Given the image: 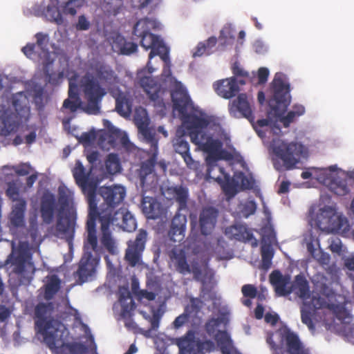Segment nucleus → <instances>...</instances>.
<instances>
[{
	"mask_svg": "<svg viewBox=\"0 0 354 354\" xmlns=\"http://www.w3.org/2000/svg\"><path fill=\"white\" fill-rule=\"evenodd\" d=\"M72 200L70 191L61 188H59L57 200L55 195L48 190L43 193L40 200V213L43 222L50 224L57 210V236L64 239L69 245H72L74 239L77 219L76 212L71 206Z\"/></svg>",
	"mask_w": 354,
	"mask_h": 354,
	"instance_id": "obj_1",
	"label": "nucleus"
},
{
	"mask_svg": "<svg viewBox=\"0 0 354 354\" xmlns=\"http://www.w3.org/2000/svg\"><path fill=\"white\" fill-rule=\"evenodd\" d=\"M53 308L51 303H39L35 306V327L43 335L44 342L53 354L73 353L80 345L77 343L65 342L68 331L64 324L53 318L47 319Z\"/></svg>",
	"mask_w": 354,
	"mask_h": 354,
	"instance_id": "obj_2",
	"label": "nucleus"
},
{
	"mask_svg": "<svg viewBox=\"0 0 354 354\" xmlns=\"http://www.w3.org/2000/svg\"><path fill=\"white\" fill-rule=\"evenodd\" d=\"M171 97L174 110L178 112L183 124L189 131V136L192 132H204L203 129L207 128L210 122L203 115L189 113L194 110V106L187 91L180 82L175 81L171 91Z\"/></svg>",
	"mask_w": 354,
	"mask_h": 354,
	"instance_id": "obj_3",
	"label": "nucleus"
},
{
	"mask_svg": "<svg viewBox=\"0 0 354 354\" xmlns=\"http://www.w3.org/2000/svg\"><path fill=\"white\" fill-rule=\"evenodd\" d=\"M271 88L273 95L269 105L274 115L279 119L283 127L287 128L297 118L304 114L305 108L302 105H295L292 111H289L286 116H282L290 103V86L284 82L283 75L277 73L272 82Z\"/></svg>",
	"mask_w": 354,
	"mask_h": 354,
	"instance_id": "obj_4",
	"label": "nucleus"
},
{
	"mask_svg": "<svg viewBox=\"0 0 354 354\" xmlns=\"http://www.w3.org/2000/svg\"><path fill=\"white\" fill-rule=\"evenodd\" d=\"M94 220L91 218L86 221L87 236L84 241L83 254L78 263V269L74 272V276L77 277L80 284L86 282L95 272L102 253V248L97 244Z\"/></svg>",
	"mask_w": 354,
	"mask_h": 354,
	"instance_id": "obj_5",
	"label": "nucleus"
},
{
	"mask_svg": "<svg viewBox=\"0 0 354 354\" xmlns=\"http://www.w3.org/2000/svg\"><path fill=\"white\" fill-rule=\"evenodd\" d=\"M156 27V21L149 18L140 19L134 26L133 33L140 38V46L145 50L150 49L149 61L147 64L148 73L151 74L155 69L151 65V60L155 56H160L163 62L168 61V48L163 41L150 32Z\"/></svg>",
	"mask_w": 354,
	"mask_h": 354,
	"instance_id": "obj_6",
	"label": "nucleus"
},
{
	"mask_svg": "<svg viewBox=\"0 0 354 354\" xmlns=\"http://www.w3.org/2000/svg\"><path fill=\"white\" fill-rule=\"evenodd\" d=\"M80 86L87 102L85 108L86 112L93 115L99 113L100 103L104 96L106 94V89L89 73H86L81 77Z\"/></svg>",
	"mask_w": 354,
	"mask_h": 354,
	"instance_id": "obj_7",
	"label": "nucleus"
},
{
	"mask_svg": "<svg viewBox=\"0 0 354 354\" xmlns=\"http://www.w3.org/2000/svg\"><path fill=\"white\" fill-rule=\"evenodd\" d=\"M76 184L86 195L88 205L87 219H95L96 215L97 183L90 179V172H86L80 160H77L72 170Z\"/></svg>",
	"mask_w": 354,
	"mask_h": 354,
	"instance_id": "obj_8",
	"label": "nucleus"
},
{
	"mask_svg": "<svg viewBox=\"0 0 354 354\" xmlns=\"http://www.w3.org/2000/svg\"><path fill=\"white\" fill-rule=\"evenodd\" d=\"M304 146L296 142L286 143L279 140L273 146L274 155L283 161L286 170L293 169L298 163L303 153Z\"/></svg>",
	"mask_w": 354,
	"mask_h": 354,
	"instance_id": "obj_9",
	"label": "nucleus"
},
{
	"mask_svg": "<svg viewBox=\"0 0 354 354\" xmlns=\"http://www.w3.org/2000/svg\"><path fill=\"white\" fill-rule=\"evenodd\" d=\"M191 140L201 151L208 153L207 161L216 162L225 153L222 150L223 142L218 139H214L205 132H192Z\"/></svg>",
	"mask_w": 354,
	"mask_h": 354,
	"instance_id": "obj_10",
	"label": "nucleus"
},
{
	"mask_svg": "<svg viewBox=\"0 0 354 354\" xmlns=\"http://www.w3.org/2000/svg\"><path fill=\"white\" fill-rule=\"evenodd\" d=\"M98 193L104 201L98 212L115 209L122 203L126 197L125 187L118 185L102 186L100 187Z\"/></svg>",
	"mask_w": 354,
	"mask_h": 354,
	"instance_id": "obj_11",
	"label": "nucleus"
},
{
	"mask_svg": "<svg viewBox=\"0 0 354 354\" xmlns=\"http://www.w3.org/2000/svg\"><path fill=\"white\" fill-rule=\"evenodd\" d=\"M327 308L330 310L336 319L343 324L342 333L348 340L354 339V326L350 324L351 316L346 308L345 302L335 304L333 302L321 304L318 308ZM315 308H317L315 306Z\"/></svg>",
	"mask_w": 354,
	"mask_h": 354,
	"instance_id": "obj_12",
	"label": "nucleus"
},
{
	"mask_svg": "<svg viewBox=\"0 0 354 354\" xmlns=\"http://www.w3.org/2000/svg\"><path fill=\"white\" fill-rule=\"evenodd\" d=\"M30 260L31 254L28 250L19 247L17 250L12 251L6 260V263H10L13 273L22 276L29 270L33 269V263Z\"/></svg>",
	"mask_w": 354,
	"mask_h": 354,
	"instance_id": "obj_13",
	"label": "nucleus"
},
{
	"mask_svg": "<svg viewBox=\"0 0 354 354\" xmlns=\"http://www.w3.org/2000/svg\"><path fill=\"white\" fill-rule=\"evenodd\" d=\"M147 239V231L140 229L135 240L128 241V248L126 250L124 259L130 266L134 267L139 263L142 252L145 248Z\"/></svg>",
	"mask_w": 354,
	"mask_h": 354,
	"instance_id": "obj_14",
	"label": "nucleus"
},
{
	"mask_svg": "<svg viewBox=\"0 0 354 354\" xmlns=\"http://www.w3.org/2000/svg\"><path fill=\"white\" fill-rule=\"evenodd\" d=\"M144 71L145 69L142 70L138 74L140 86L149 96V98L153 102L155 106L160 108L165 107L163 100L160 97V85L151 77H141V74Z\"/></svg>",
	"mask_w": 354,
	"mask_h": 354,
	"instance_id": "obj_15",
	"label": "nucleus"
},
{
	"mask_svg": "<svg viewBox=\"0 0 354 354\" xmlns=\"http://www.w3.org/2000/svg\"><path fill=\"white\" fill-rule=\"evenodd\" d=\"M229 111L232 116L239 118L241 116L247 118L250 122H253L254 117L250 104L245 93H240L236 99L229 104Z\"/></svg>",
	"mask_w": 354,
	"mask_h": 354,
	"instance_id": "obj_16",
	"label": "nucleus"
},
{
	"mask_svg": "<svg viewBox=\"0 0 354 354\" xmlns=\"http://www.w3.org/2000/svg\"><path fill=\"white\" fill-rule=\"evenodd\" d=\"M129 212L125 207H120L118 210L115 209L109 210H102V212H98L97 201H96V215L94 220L95 230H96V220L98 218L100 223H108V226L114 225L120 226V223L124 221V217Z\"/></svg>",
	"mask_w": 354,
	"mask_h": 354,
	"instance_id": "obj_17",
	"label": "nucleus"
},
{
	"mask_svg": "<svg viewBox=\"0 0 354 354\" xmlns=\"http://www.w3.org/2000/svg\"><path fill=\"white\" fill-rule=\"evenodd\" d=\"M281 344L285 348L287 354H309L298 335L290 330L280 333Z\"/></svg>",
	"mask_w": 354,
	"mask_h": 354,
	"instance_id": "obj_18",
	"label": "nucleus"
},
{
	"mask_svg": "<svg viewBox=\"0 0 354 354\" xmlns=\"http://www.w3.org/2000/svg\"><path fill=\"white\" fill-rule=\"evenodd\" d=\"M214 88L219 96L225 99L234 97L239 91L237 80L234 77L216 82Z\"/></svg>",
	"mask_w": 354,
	"mask_h": 354,
	"instance_id": "obj_19",
	"label": "nucleus"
},
{
	"mask_svg": "<svg viewBox=\"0 0 354 354\" xmlns=\"http://www.w3.org/2000/svg\"><path fill=\"white\" fill-rule=\"evenodd\" d=\"M186 216L180 214V211L178 210L171 220L170 228L168 232V236L171 241L177 242L183 239L186 230Z\"/></svg>",
	"mask_w": 354,
	"mask_h": 354,
	"instance_id": "obj_20",
	"label": "nucleus"
},
{
	"mask_svg": "<svg viewBox=\"0 0 354 354\" xmlns=\"http://www.w3.org/2000/svg\"><path fill=\"white\" fill-rule=\"evenodd\" d=\"M218 215V212L214 207H207L202 209L199 216V225L203 235H208L212 232L216 225Z\"/></svg>",
	"mask_w": 354,
	"mask_h": 354,
	"instance_id": "obj_21",
	"label": "nucleus"
},
{
	"mask_svg": "<svg viewBox=\"0 0 354 354\" xmlns=\"http://www.w3.org/2000/svg\"><path fill=\"white\" fill-rule=\"evenodd\" d=\"M174 148L175 151L181 156L187 168L196 171L199 170L200 164L193 159L190 153L189 145L187 141L181 138H178L174 144Z\"/></svg>",
	"mask_w": 354,
	"mask_h": 354,
	"instance_id": "obj_22",
	"label": "nucleus"
},
{
	"mask_svg": "<svg viewBox=\"0 0 354 354\" xmlns=\"http://www.w3.org/2000/svg\"><path fill=\"white\" fill-rule=\"evenodd\" d=\"M225 234L230 239H235L243 242L254 240L252 246L256 247L257 245V240L254 239L252 232L244 225H235L227 227Z\"/></svg>",
	"mask_w": 354,
	"mask_h": 354,
	"instance_id": "obj_23",
	"label": "nucleus"
},
{
	"mask_svg": "<svg viewBox=\"0 0 354 354\" xmlns=\"http://www.w3.org/2000/svg\"><path fill=\"white\" fill-rule=\"evenodd\" d=\"M27 203L26 200H20L15 203L9 215V222L12 227L19 229L25 227V213Z\"/></svg>",
	"mask_w": 354,
	"mask_h": 354,
	"instance_id": "obj_24",
	"label": "nucleus"
},
{
	"mask_svg": "<svg viewBox=\"0 0 354 354\" xmlns=\"http://www.w3.org/2000/svg\"><path fill=\"white\" fill-rule=\"evenodd\" d=\"M290 277L282 275L279 270H274L270 275V281L280 296H286L292 292L290 287H287L290 284Z\"/></svg>",
	"mask_w": 354,
	"mask_h": 354,
	"instance_id": "obj_25",
	"label": "nucleus"
},
{
	"mask_svg": "<svg viewBox=\"0 0 354 354\" xmlns=\"http://www.w3.org/2000/svg\"><path fill=\"white\" fill-rule=\"evenodd\" d=\"M319 181L324 184H327L330 190L338 196H345L349 192V188L347 185L346 179L339 176H326L319 177Z\"/></svg>",
	"mask_w": 354,
	"mask_h": 354,
	"instance_id": "obj_26",
	"label": "nucleus"
},
{
	"mask_svg": "<svg viewBox=\"0 0 354 354\" xmlns=\"http://www.w3.org/2000/svg\"><path fill=\"white\" fill-rule=\"evenodd\" d=\"M100 241L101 244L104 248L111 254H115L117 253V247L115 241L112 236L110 227L108 226V223H100Z\"/></svg>",
	"mask_w": 354,
	"mask_h": 354,
	"instance_id": "obj_27",
	"label": "nucleus"
},
{
	"mask_svg": "<svg viewBox=\"0 0 354 354\" xmlns=\"http://www.w3.org/2000/svg\"><path fill=\"white\" fill-rule=\"evenodd\" d=\"M112 48L117 53L128 55L137 51L138 45L133 42L127 41L123 36L118 35L113 38Z\"/></svg>",
	"mask_w": 354,
	"mask_h": 354,
	"instance_id": "obj_28",
	"label": "nucleus"
},
{
	"mask_svg": "<svg viewBox=\"0 0 354 354\" xmlns=\"http://www.w3.org/2000/svg\"><path fill=\"white\" fill-rule=\"evenodd\" d=\"M119 301L122 306V314L125 316L136 308L135 302L127 286H121L118 290Z\"/></svg>",
	"mask_w": 354,
	"mask_h": 354,
	"instance_id": "obj_29",
	"label": "nucleus"
},
{
	"mask_svg": "<svg viewBox=\"0 0 354 354\" xmlns=\"http://www.w3.org/2000/svg\"><path fill=\"white\" fill-rule=\"evenodd\" d=\"M17 129L18 124L14 120L12 114L6 111L0 113V135L7 136L16 132Z\"/></svg>",
	"mask_w": 354,
	"mask_h": 354,
	"instance_id": "obj_30",
	"label": "nucleus"
},
{
	"mask_svg": "<svg viewBox=\"0 0 354 354\" xmlns=\"http://www.w3.org/2000/svg\"><path fill=\"white\" fill-rule=\"evenodd\" d=\"M333 209L325 207L320 209L315 219V224L322 231L330 232V221Z\"/></svg>",
	"mask_w": 354,
	"mask_h": 354,
	"instance_id": "obj_31",
	"label": "nucleus"
},
{
	"mask_svg": "<svg viewBox=\"0 0 354 354\" xmlns=\"http://www.w3.org/2000/svg\"><path fill=\"white\" fill-rule=\"evenodd\" d=\"M151 153V157L144 161L140 167V177L142 185L148 183L147 178L149 176L151 175L153 178H155L154 167L156 164L157 152Z\"/></svg>",
	"mask_w": 354,
	"mask_h": 354,
	"instance_id": "obj_32",
	"label": "nucleus"
},
{
	"mask_svg": "<svg viewBox=\"0 0 354 354\" xmlns=\"http://www.w3.org/2000/svg\"><path fill=\"white\" fill-rule=\"evenodd\" d=\"M290 289L301 299H307L310 297V289L306 279L298 274L295 277V281L291 284Z\"/></svg>",
	"mask_w": 354,
	"mask_h": 354,
	"instance_id": "obj_33",
	"label": "nucleus"
},
{
	"mask_svg": "<svg viewBox=\"0 0 354 354\" xmlns=\"http://www.w3.org/2000/svg\"><path fill=\"white\" fill-rule=\"evenodd\" d=\"M206 175L207 178L213 179L219 184H221L224 180H229V175L225 173L224 168L219 166L216 162L212 163V161H208Z\"/></svg>",
	"mask_w": 354,
	"mask_h": 354,
	"instance_id": "obj_34",
	"label": "nucleus"
},
{
	"mask_svg": "<svg viewBox=\"0 0 354 354\" xmlns=\"http://www.w3.org/2000/svg\"><path fill=\"white\" fill-rule=\"evenodd\" d=\"M47 279V281L44 286V297L46 300H50L59 292L61 288V280L56 274L48 276Z\"/></svg>",
	"mask_w": 354,
	"mask_h": 354,
	"instance_id": "obj_35",
	"label": "nucleus"
},
{
	"mask_svg": "<svg viewBox=\"0 0 354 354\" xmlns=\"http://www.w3.org/2000/svg\"><path fill=\"white\" fill-rule=\"evenodd\" d=\"M94 70L97 78L102 84H111L115 80V73L111 66L104 64H96Z\"/></svg>",
	"mask_w": 354,
	"mask_h": 354,
	"instance_id": "obj_36",
	"label": "nucleus"
},
{
	"mask_svg": "<svg viewBox=\"0 0 354 354\" xmlns=\"http://www.w3.org/2000/svg\"><path fill=\"white\" fill-rule=\"evenodd\" d=\"M171 258L175 261L178 272L183 274L191 273V268L187 261L185 252L183 250L179 252L173 250L171 251Z\"/></svg>",
	"mask_w": 354,
	"mask_h": 354,
	"instance_id": "obj_37",
	"label": "nucleus"
},
{
	"mask_svg": "<svg viewBox=\"0 0 354 354\" xmlns=\"http://www.w3.org/2000/svg\"><path fill=\"white\" fill-rule=\"evenodd\" d=\"M160 204L151 197H144L142 201V211L149 218H156L159 216Z\"/></svg>",
	"mask_w": 354,
	"mask_h": 354,
	"instance_id": "obj_38",
	"label": "nucleus"
},
{
	"mask_svg": "<svg viewBox=\"0 0 354 354\" xmlns=\"http://www.w3.org/2000/svg\"><path fill=\"white\" fill-rule=\"evenodd\" d=\"M215 340L223 354H230L232 341L225 330H218L215 335Z\"/></svg>",
	"mask_w": 354,
	"mask_h": 354,
	"instance_id": "obj_39",
	"label": "nucleus"
},
{
	"mask_svg": "<svg viewBox=\"0 0 354 354\" xmlns=\"http://www.w3.org/2000/svg\"><path fill=\"white\" fill-rule=\"evenodd\" d=\"M330 232H339V231L345 232L348 227L347 218L338 214L334 210L332 214V218L330 221Z\"/></svg>",
	"mask_w": 354,
	"mask_h": 354,
	"instance_id": "obj_40",
	"label": "nucleus"
},
{
	"mask_svg": "<svg viewBox=\"0 0 354 354\" xmlns=\"http://www.w3.org/2000/svg\"><path fill=\"white\" fill-rule=\"evenodd\" d=\"M174 197L178 203V211H181L187 208V203L189 196L188 189L183 186H176L172 189Z\"/></svg>",
	"mask_w": 354,
	"mask_h": 354,
	"instance_id": "obj_41",
	"label": "nucleus"
},
{
	"mask_svg": "<svg viewBox=\"0 0 354 354\" xmlns=\"http://www.w3.org/2000/svg\"><path fill=\"white\" fill-rule=\"evenodd\" d=\"M138 132L143 136L145 141L151 146V152H158V140L156 138V131L149 126L144 127Z\"/></svg>",
	"mask_w": 354,
	"mask_h": 354,
	"instance_id": "obj_42",
	"label": "nucleus"
},
{
	"mask_svg": "<svg viewBox=\"0 0 354 354\" xmlns=\"http://www.w3.org/2000/svg\"><path fill=\"white\" fill-rule=\"evenodd\" d=\"M314 310L310 304L304 302L301 307V319L303 324H306L310 331L315 330V326L313 320Z\"/></svg>",
	"mask_w": 354,
	"mask_h": 354,
	"instance_id": "obj_43",
	"label": "nucleus"
},
{
	"mask_svg": "<svg viewBox=\"0 0 354 354\" xmlns=\"http://www.w3.org/2000/svg\"><path fill=\"white\" fill-rule=\"evenodd\" d=\"M39 235L37 216L34 214L28 218V227L26 228V237H30L32 242H35Z\"/></svg>",
	"mask_w": 354,
	"mask_h": 354,
	"instance_id": "obj_44",
	"label": "nucleus"
},
{
	"mask_svg": "<svg viewBox=\"0 0 354 354\" xmlns=\"http://www.w3.org/2000/svg\"><path fill=\"white\" fill-rule=\"evenodd\" d=\"M234 181H236V185L241 183L242 189H251L254 185V180L252 176H246L243 172H236L234 176Z\"/></svg>",
	"mask_w": 354,
	"mask_h": 354,
	"instance_id": "obj_45",
	"label": "nucleus"
},
{
	"mask_svg": "<svg viewBox=\"0 0 354 354\" xmlns=\"http://www.w3.org/2000/svg\"><path fill=\"white\" fill-rule=\"evenodd\" d=\"M261 259H262V268L263 269H268L272 263V259L274 255V252L272 246L270 244H263L261 246Z\"/></svg>",
	"mask_w": 354,
	"mask_h": 354,
	"instance_id": "obj_46",
	"label": "nucleus"
},
{
	"mask_svg": "<svg viewBox=\"0 0 354 354\" xmlns=\"http://www.w3.org/2000/svg\"><path fill=\"white\" fill-rule=\"evenodd\" d=\"M46 17L50 21H54L58 25L64 23L62 13L57 5H48L47 6Z\"/></svg>",
	"mask_w": 354,
	"mask_h": 354,
	"instance_id": "obj_47",
	"label": "nucleus"
},
{
	"mask_svg": "<svg viewBox=\"0 0 354 354\" xmlns=\"http://www.w3.org/2000/svg\"><path fill=\"white\" fill-rule=\"evenodd\" d=\"M84 3L85 0H68L62 6V12L65 15L73 16L77 13V9L82 7Z\"/></svg>",
	"mask_w": 354,
	"mask_h": 354,
	"instance_id": "obj_48",
	"label": "nucleus"
},
{
	"mask_svg": "<svg viewBox=\"0 0 354 354\" xmlns=\"http://www.w3.org/2000/svg\"><path fill=\"white\" fill-rule=\"evenodd\" d=\"M317 288H318L319 292L327 298L330 299L334 297L335 301H337V298H339L343 301H339L338 304L345 302V305L346 304L345 298L341 295H335L333 290L326 283H319L317 285Z\"/></svg>",
	"mask_w": 354,
	"mask_h": 354,
	"instance_id": "obj_49",
	"label": "nucleus"
},
{
	"mask_svg": "<svg viewBox=\"0 0 354 354\" xmlns=\"http://www.w3.org/2000/svg\"><path fill=\"white\" fill-rule=\"evenodd\" d=\"M194 342V333L189 330L186 334L176 339V344L180 351L187 350Z\"/></svg>",
	"mask_w": 354,
	"mask_h": 354,
	"instance_id": "obj_50",
	"label": "nucleus"
},
{
	"mask_svg": "<svg viewBox=\"0 0 354 354\" xmlns=\"http://www.w3.org/2000/svg\"><path fill=\"white\" fill-rule=\"evenodd\" d=\"M107 171L110 174H115L120 169V164L117 154L110 153L105 162Z\"/></svg>",
	"mask_w": 354,
	"mask_h": 354,
	"instance_id": "obj_51",
	"label": "nucleus"
},
{
	"mask_svg": "<svg viewBox=\"0 0 354 354\" xmlns=\"http://www.w3.org/2000/svg\"><path fill=\"white\" fill-rule=\"evenodd\" d=\"M134 122L138 130L149 125V118L145 109L136 110Z\"/></svg>",
	"mask_w": 354,
	"mask_h": 354,
	"instance_id": "obj_52",
	"label": "nucleus"
},
{
	"mask_svg": "<svg viewBox=\"0 0 354 354\" xmlns=\"http://www.w3.org/2000/svg\"><path fill=\"white\" fill-rule=\"evenodd\" d=\"M308 250L312 257L316 259L322 265H327L330 261V257L328 254L324 253L322 250H317L313 248V245H308Z\"/></svg>",
	"mask_w": 354,
	"mask_h": 354,
	"instance_id": "obj_53",
	"label": "nucleus"
},
{
	"mask_svg": "<svg viewBox=\"0 0 354 354\" xmlns=\"http://www.w3.org/2000/svg\"><path fill=\"white\" fill-rule=\"evenodd\" d=\"M6 196L15 203H18L20 200H25L20 197L19 190L15 183H9L6 191Z\"/></svg>",
	"mask_w": 354,
	"mask_h": 354,
	"instance_id": "obj_54",
	"label": "nucleus"
},
{
	"mask_svg": "<svg viewBox=\"0 0 354 354\" xmlns=\"http://www.w3.org/2000/svg\"><path fill=\"white\" fill-rule=\"evenodd\" d=\"M115 109L122 116L128 115L131 112L130 105L125 97H119L116 99Z\"/></svg>",
	"mask_w": 354,
	"mask_h": 354,
	"instance_id": "obj_55",
	"label": "nucleus"
},
{
	"mask_svg": "<svg viewBox=\"0 0 354 354\" xmlns=\"http://www.w3.org/2000/svg\"><path fill=\"white\" fill-rule=\"evenodd\" d=\"M218 39L222 46H227L233 43L234 35L230 27H225L221 30Z\"/></svg>",
	"mask_w": 354,
	"mask_h": 354,
	"instance_id": "obj_56",
	"label": "nucleus"
},
{
	"mask_svg": "<svg viewBox=\"0 0 354 354\" xmlns=\"http://www.w3.org/2000/svg\"><path fill=\"white\" fill-rule=\"evenodd\" d=\"M203 306V301L198 298H192L190 304L185 306L184 310L191 316L196 315L201 310Z\"/></svg>",
	"mask_w": 354,
	"mask_h": 354,
	"instance_id": "obj_57",
	"label": "nucleus"
},
{
	"mask_svg": "<svg viewBox=\"0 0 354 354\" xmlns=\"http://www.w3.org/2000/svg\"><path fill=\"white\" fill-rule=\"evenodd\" d=\"M120 227L127 232H132L136 228V222L135 218L129 212L125 216L124 221L120 223Z\"/></svg>",
	"mask_w": 354,
	"mask_h": 354,
	"instance_id": "obj_58",
	"label": "nucleus"
},
{
	"mask_svg": "<svg viewBox=\"0 0 354 354\" xmlns=\"http://www.w3.org/2000/svg\"><path fill=\"white\" fill-rule=\"evenodd\" d=\"M80 98L68 97L64 101L62 108L68 109L71 113L75 112L81 106Z\"/></svg>",
	"mask_w": 354,
	"mask_h": 354,
	"instance_id": "obj_59",
	"label": "nucleus"
},
{
	"mask_svg": "<svg viewBox=\"0 0 354 354\" xmlns=\"http://www.w3.org/2000/svg\"><path fill=\"white\" fill-rule=\"evenodd\" d=\"M37 39L36 46L39 47L45 54L49 55L47 49L48 43V36L42 32H38L35 35Z\"/></svg>",
	"mask_w": 354,
	"mask_h": 354,
	"instance_id": "obj_60",
	"label": "nucleus"
},
{
	"mask_svg": "<svg viewBox=\"0 0 354 354\" xmlns=\"http://www.w3.org/2000/svg\"><path fill=\"white\" fill-rule=\"evenodd\" d=\"M190 316L185 310L184 312L178 316L172 323L173 328L174 329H178L189 322Z\"/></svg>",
	"mask_w": 354,
	"mask_h": 354,
	"instance_id": "obj_61",
	"label": "nucleus"
},
{
	"mask_svg": "<svg viewBox=\"0 0 354 354\" xmlns=\"http://www.w3.org/2000/svg\"><path fill=\"white\" fill-rule=\"evenodd\" d=\"M242 293L244 297L254 299L257 297V290L256 287L251 284H245L242 286Z\"/></svg>",
	"mask_w": 354,
	"mask_h": 354,
	"instance_id": "obj_62",
	"label": "nucleus"
},
{
	"mask_svg": "<svg viewBox=\"0 0 354 354\" xmlns=\"http://www.w3.org/2000/svg\"><path fill=\"white\" fill-rule=\"evenodd\" d=\"M221 324V319L218 318H212L209 319L205 324V330L209 335L214 333L216 328Z\"/></svg>",
	"mask_w": 354,
	"mask_h": 354,
	"instance_id": "obj_63",
	"label": "nucleus"
},
{
	"mask_svg": "<svg viewBox=\"0 0 354 354\" xmlns=\"http://www.w3.org/2000/svg\"><path fill=\"white\" fill-rule=\"evenodd\" d=\"M257 209V205L254 201H247L243 207L242 213L246 217L254 214Z\"/></svg>",
	"mask_w": 354,
	"mask_h": 354,
	"instance_id": "obj_64",
	"label": "nucleus"
}]
</instances>
